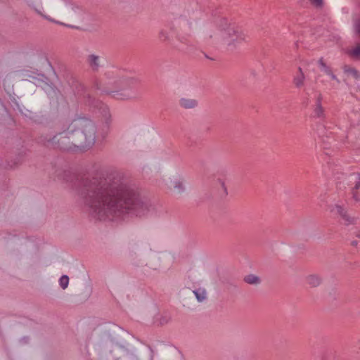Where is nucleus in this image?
<instances>
[{"instance_id":"f257e3e1","label":"nucleus","mask_w":360,"mask_h":360,"mask_svg":"<svg viewBox=\"0 0 360 360\" xmlns=\"http://www.w3.org/2000/svg\"><path fill=\"white\" fill-rule=\"evenodd\" d=\"M80 196L89 213L100 220L125 214L142 216L150 207L148 200L139 196L123 174L112 169L101 171L86 179Z\"/></svg>"},{"instance_id":"f03ea898","label":"nucleus","mask_w":360,"mask_h":360,"mask_svg":"<svg viewBox=\"0 0 360 360\" xmlns=\"http://www.w3.org/2000/svg\"><path fill=\"white\" fill-rule=\"evenodd\" d=\"M96 127L85 117L68 120L63 124L62 131L49 141L61 150L79 153L92 148L96 143Z\"/></svg>"},{"instance_id":"7ed1b4c3","label":"nucleus","mask_w":360,"mask_h":360,"mask_svg":"<svg viewBox=\"0 0 360 360\" xmlns=\"http://www.w3.org/2000/svg\"><path fill=\"white\" fill-rule=\"evenodd\" d=\"M217 38L229 51L236 50L248 40V36L244 30L227 22L222 25Z\"/></svg>"},{"instance_id":"20e7f679","label":"nucleus","mask_w":360,"mask_h":360,"mask_svg":"<svg viewBox=\"0 0 360 360\" xmlns=\"http://www.w3.org/2000/svg\"><path fill=\"white\" fill-rule=\"evenodd\" d=\"M303 103L308 106L311 100H314V104L311 105L312 117L322 119L325 117V109L322 105L323 96L322 93L315 86H307L303 90Z\"/></svg>"},{"instance_id":"39448f33","label":"nucleus","mask_w":360,"mask_h":360,"mask_svg":"<svg viewBox=\"0 0 360 360\" xmlns=\"http://www.w3.org/2000/svg\"><path fill=\"white\" fill-rule=\"evenodd\" d=\"M137 82V79L134 77L124 78L120 80L119 86L122 92L117 93V98L119 99H129L134 97V86Z\"/></svg>"},{"instance_id":"423d86ee","label":"nucleus","mask_w":360,"mask_h":360,"mask_svg":"<svg viewBox=\"0 0 360 360\" xmlns=\"http://www.w3.org/2000/svg\"><path fill=\"white\" fill-rule=\"evenodd\" d=\"M160 184L169 189H174V192L181 194L186 191L184 178L182 175L176 174L168 179H162Z\"/></svg>"},{"instance_id":"0eeeda50","label":"nucleus","mask_w":360,"mask_h":360,"mask_svg":"<svg viewBox=\"0 0 360 360\" xmlns=\"http://www.w3.org/2000/svg\"><path fill=\"white\" fill-rule=\"evenodd\" d=\"M309 63L307 60L300 63L297 71L293 74L292 81L296 88L304 87L307 76L305 72L308 70Z\"/></svg>"},{"instance_id":"6e6552de","label":"nucleus","mask_w":360,"mask_h":360,"mask_svg":"<svg viewBox=\"0 0 360 360\" xmlns=\"http://www.w3.org/2000/svg\"><path fill=\"white\" fill-rule=\"evenodd\" d=\"M87 102L89 105H92L95 108H98L101 110V113H102L103 117L105 119V120L107 122L110 121V114L109 112V109L104 103H103L101 101H97L90 96L88 97Z\"/></svg>"},{"instance_id":"1a4fd4ad","label":"nucleus","mask_w":360,"mask_h":360,"mask_svg":"<svg viewBox=\"0 0 360 360\" xmlns=\"http://www.w3.org/2000/svg\"><path fill=\"white\" fill-rule=\"evenodd\" d=\"M318 63L321 71L328 76L331 79L336 81L338 83H340L339 79L334 74L330 67L328 66L322 59H320Z\"/></svg>"},{"instance_id":"9d476101","label":"nucleus","mask_w":360,"mask_h":360,"mask_svg":"<svg viewBox=\"0 0 360 360\" xmlns=\"http://www.w3.org/2000/svg\"><path fill=\"white\" fill-rule=\"evenodd\" d=\"M198 101L195 99L181 98L179 100V105L186 109L194 108L198 105Z\"/></svg>"},{"instance_id":"9b49d317","label":"nucleus","mask_w":360,"mask_h":360,"mask_svg":"<svg viewBox=\"0 0 360 360\" xmlns=\"http://www.w3.org/2000/svg\"><path fill=\"white\" fill-rule=\"evenodd\" d=\"M87 62L94 70H98L101 66V57L95 54L88 56Z\"/></svg>"},{"instance_id":"f8f14e48","label":"nucleus","mask_w":360,"mask_h":360,"mask_svg":"<svg viewBox=\"0 0 360 360\" xmlns=\"http://www.w3.org/2000/svg\"><path fill=\"white\" fill-rule=\"evenodd\" d=\"M356 31L360 34V22H356L354 25ZM349 54L353 58L360 59V45L356 46L349 51Z\"/></svg>"},{"instance_id":"ddd939ff","label":"nucleus","mask_w":360,"mask_h":360,"mask_svg":"<svg viewBox=\"0 0 360 360\" xmlns=\"http://www.w3.org/2000/svg\"><path fill=\"white\" fill-rule=\"evenodd\" d=\"M306 281L311 287H317L321 284V278L317 274H309L306 277Z\"/></svg>"},{"instance_id":"4468645a","label":"nucleus","mask_w":360,"mask_h":360,"mask_svg":"<svg viewBox=\"0 0 360 360\" xmlns=\"http://www.w3.org/2000/svg\"><path fill=\"white\" fill-rule=\"evenodd\" d=\"M330 211L331 212L337 213L340 214L342 218H344L346 221L348 222H350V221L348 219L347 215L346 214V212H345L344 209L339 205H335L334 206L330 207Z\"/></svg>"},{"instance_id":"2eb2a0df","label":"nucleus","mask_w":360,"mask_h":360,"mask_svg":"<svg viewBox=\"0 0 360 360\" xmlns=\"http://www.w3.org/2000/svg\"><path fill=\"white\" fill-rule=\"evenodd\" d=\"M195 298L200 302L205 301L207 298V292L203 288H198L193 291Z\"/></svg>"},{"instance_id":"dca6fc26","label":"nucleus","mask_w":360,"mask_h":360,"mask_svg":"<svg viewBox=\"0 0 360 360\" xmlns=\"http://www.w3.org/2000/svg\"><path fill=\"white\" fill-rule=\"evenodd\" d=\"M348 181L352 184H354V188L358 189L360 186V174H352L348 176Z\"/></svg>"},{"instance_id":"f3484780","label":"nucleus","mask_w":360,"mask_h":360,"mask_svg":"<svg viewBox=\"0 0 360 360\" xmlns=\"http://www.w3.org/2000/svg\"><path fill=\"white\" fill-rule=\"evenodd\" d=\"M244 281L247 283L251 285H257L260 283V278L254 274H249L246 276L244 278Z\"/></svg>"},{"instance_id":"a211bd4d","label":"nucleus","mask_w":360,"mask_h":360,"mask_svg":"<svg viewBox=\"0 0 360 360\" xmlns=\"http://www.w3.org/2000/svg\"><path fill=\"white\" fill-rule=\"evenodd\" d=\"M343 70L345 73L347 74L348 75H351L356 79L359 78V77L358 72L353 68L348 65H344Z\"/></svg>"},{"instance_id":"6ab92c4d","label":"nucleus","mask_w":360,"mask_h":360,"mask_svg":"<svg viewBox=\"0 0 360 360\" xmlns=\"http://www.w3.org/2000/svg\"><path fill=\"white\" fill-rule=\"evenodd\" d=\"M68 284H69V278H68V276H66V275L62 276L60 278V279H59V285L61 287V288L65 290V288H68Z\"/></svg>"},{"instance_id":"aec40b11","label":"nucleus","mask_w":360,"mask_h":360,"mask_svg":"<svg viewBox=\"0 0 360 360\" xmlns=\"http://www.w3.org/2000/svg\"><path fill=\"white\" fill-rule=\"evenodd\" d=\"M64 3H65V6H66V8L68 9H70L75 13H76L78 10H79V8L77 6H75L71 1L65 0Z\"/></svg>"},{"instance_id":"412c9836","label":"nucleus","mask_w":360,"mask_h":360,"mask_svg":"<svg viewBox=\"0 0 360 360\" xmlns=\"http://www.w3.org/2000/svg\"><path fill=\"white\" fill-rule=\"evenodd\" d=\"M36 11L38 13H39L40 15H41L44 18H46V20L51 21V22H55L56 24H59V25H65L67 27H70V25H65L61 22H59V21H56L55 20H53V18H50L49 16H47V15H44L41 13V11L40 9H37L36 8Z\"/></svg>"},{"instance_id":"4be33fe9","label":"nucleus","mask_w":360,"mask_h":360,"mask_svg":"<svg viewBox=\"0 0 360 360\" xmlns=\"http://www.w3.org/2000/svg\"><path fill=\"white\" fill-rule=\"evenodd\" d=\"M43 89L45 91V92L48 95H51L52 93H55L54 88L51 85L49 84L48 83L44 84V86H43Z\"/></svg>"},{"instance_id":"5701e85b","label":"nucleus","mask_w":360,"mask_h":360,"mask_svg":"<svg viewBox=\"0 0 360 360\" xmlns=\"http://www.w3.org/2000/svg\"><path fill=\"white\" fill-rule=\"evenodd\" d=\"M311 4L316 6H320L322 5V0H309Z\"/></svg>"},{"instance_id":"b1692460","label":"nucleus","mask_w":360,"mask_h":360,"mask_svg":"<svg viewBox=\"0 0 360 360\" xmlns=\"http://www.w3.org/2000/svg\"><path fill=\"white\" fill-rule=\"evenodd\" d=\"M17 106H18V108L19 110V111L22 113V114H25L26 115V114L23 112L22 109L20 107V105L18 104H17Z\"/></svg>"},{"instance_id":"393cba45","label":"nucleus","mask_w":360,"mask_h":360,"mask_svg":"<svg viewBox=\"0 0 360 360\" xmlns=\"http://www.w3.org/2000/svg\"><path fill=\"white\" fill-rule=\"evenodd\" d=\"M353 198L355 199V200H356V201H359V200H360L357 198L356 194L354 192H353Z\"/></svg>"},{"instance_id":"a878e982","label":"nucleus","mask_w":360,"mask_h":360,"mask_svg":"<svg viewBox=\"0 0 360 360\" xmlns=\"http://www.w3.org/2000/svg\"><path fill=\"white\" fill-rule=\"evenodd\" d=\"M222 187H223V188L224 190L225 194L227 195V189H226V188L225 186L224 183H222Z\"/></svg>"},{"instance_id":"bb28decb","label":"nucleus","mask_w":360,"mask_h":360,"mask_svg":"<svg viewBox=\"0 0 360 360\" xmlns=\"http://www.w3.org/2000/svg\"><path fill=\"white\" fill-rule=\"evenodd\" d=\"M326 165H327V166H326V167H328V168H330L331 162H330V161H326Z\"/></svg>"},{"instance_id":"cd10ccee","label":"nucleus","mask_w":360,"mask_h":360,"mask_svg":"<svg viewBox=\"0 0 360 360\" xmlns=\"http://www.w3.org/2000/svg\"><path fill=\"white\" fill-rule=\"evenodd\" d=\"M352 245H357V243H356V241H353V242H352Z\"/></svg>"},{"instance_id":"c85d7f7f","label":"nucleus","mask_w":360,"mask_h":360,"mask_svg":"<svg viewBox=\"0 0 360 360\" xmlns=\"http://www.w3.org/2000/svg\"><path fill=\"white\" fill-rule=\"evenodd\" d=\"M325 173H327L326 168L324 169Z\"/></svg>"},{"instance_id":"c756f323","label":"nucleus","mask_w":360,"mask_h":360,"mask_svg":"<svg viewBox=\"0 0 360 360\" xmlns=\"http://www.w3.org/2000/svg\"><path fill=\"white\" fill-rule=\"evenodd\" d=\"M357 236L360 238V233H358Z\"/></svg>"}]
</instances>
